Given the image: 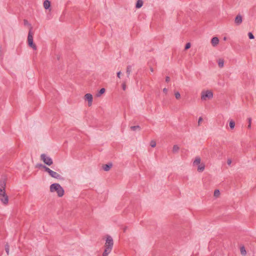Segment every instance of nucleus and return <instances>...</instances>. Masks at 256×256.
Wrapping results in <instances>:
<instances>
[{"label":"nucleus","mask_w":256,"mask_h":256,"mask_svg":"<svg viewBox=\"0 0 256 256\" xmlns=\"http://www.w3.org/2000/svg\"><path fill=\"white\" fill-rule=\"evenodd\" d=\"M120 74H121V72L120 71L118 72H117V76L118 78H120Z\"/></svg>","instance_id":"obj_36"},{"label":"nucleus","mask_w":256,"mask_h":256,"mask_svg":"<svg viewBox=\"0 0 256 256\" xmlns=\"http://www.w3.org/2000/svg\"><path fill=\"white\" fill-rule=\"evenodd\" d=\"M220 195V192L218 190H216L214 192V196L216 198L218 197Z\"/></svg>","instance_id":"obj_23"},{"label":"nucleus","mask_w":256,"mask_h":256,"mask_svg":"<svg viewBox=\"0 0 256 256\" xmlns=\"http://www.w3.org/2000/svg\"><path fill=\"white\" fill-rule=\"evenodd\" d=\"M46 172H48V174L50 176L52 177L56 178V179H61L62 176L57 173L56 172H55L52 170H51L50 168H46Z\"/></svg>","instance_id":"obj_7"},{"label":"nucleus","mask_w":256,"mask_h":256,"mask_svg":"<svg viewBox=\"0 0 256 256\" xmlns=\"http://www.w3.org/2000/svg\"><path fill=\"white\" fill-rule=\"evenodd\" d=\"M32 26H30V28L29 30V32L28 36V45L32 48L33 50H36V46L33 42V34L32 32Z\"/></svg>","instance_id":"obj_4"},{"label":"nucleus","mask_w":256,"mask_h":256,"mask_svg":"<svg viewBox=\"0 0 256 256\" xmlns=\"http://www.w3.org/2000/svg\"><path fill=\"white\" fill-rule=\"evenodd\" d=\"M248 120L249 124H251L252 118H248Z\"/></svg>","instance_id":"obj_37"},{"label":"nucleus","mask_w":256,"mask_h":256,"mask_svg":"<svg viewBox=\"0 0 256 256\" xmlns=\"http://www.w3.org/2000/svg\"><path fill=\"white\" fill-rule=\"evenodd\" d=\"M240 253L242 256H245L246 254V249L244 246L240 247Z\"/></svg>","instance_id":"obj_20"},{"label":"nucleus","mask_w":256,"mask_h":256,"mask_svg":"<svg viewBox=\"0 0 256 256\" xmlns=\"http://www.w3.org/2000/svg\"><path fill=\"white\" fill-rule=\"evenodd\" d=\"M143 5V2L142 0H138L136 7L137 8H141Z\"/></svg>","instance_id":"obj_14"},{"label":"nucleus","mask_w":256,"mask_h":256,"mask_svg":"<svg viewBox=\"0 0 256 256\" xmlns=\"http://www.w3.org/2000/svg\"><path fill=\"white\" fill-rule=\"evenodd\" d=\"M211 42L214 46H217L219 42V40L217 37L213 38L211 40Z\"/></svg>","instance_id":"obj_10"},{"label":"nucleus","mask_w":256,"mask_h":256,"mask_svg":"<svg viewBox=\"0 0 256 256\" xmlns=\"http://www.w3.org/2000/svg\"><path fill=\"white\" fill-rule=\"evenodd\" d=\"M224 40H226V37L224 38Z\"/></svg>","instance_id":"obj_41"},{"label":"nucleus","mask_w":256,"mask_h":256,"mask_svg":"<svg viewBox=\"0 0 256 256\" xmlns=\"http://www.w3.org/2000/svg\"><path fill=\"white\" fill-rule=\"evenodd\" d=\"M242 22V18L241 15L238 14L236 16L234 19V22L236 25H240Z\"/></svg>","instance_id":"obj_9"},{"label":"nucleus","mask_w":256,"mask_h":256,"mask_svg":"<svg viewBox=\"0 0 256 256\" xmlns=\"http://www.w3.org/2000/svg\"><path fill=\"white\" fill-rule=\"evenodd\" d=\"M40 158L45 164L48 166H50L53 164L52 159L44 154H41Z\"/></svg>","instance_id":"obj_6"},{"label":"nucleus","mask_w":256,"mask_h":256,"mask_svg":"<svg viewBox=\"0 0 256 256\" xmlns=\"http://www.w3.org/2000/svg\"><path fill=\"white\" fill-rule=\"evenodd\" d=\"M6 180L2 178L0 180V201L4 205L8 202V197L6 192Z\"/></svg>","instance_id":"obj_1"},{"label":"nucleus","mask_w":256,"mask_h":256,"mask_svg":"<svg viewBox=\"0 0 256 256\" xmlns=\"http://www.w3.org/2000/svg\"><path fill=\"white\" fill-rule=\"evenodd\" d=\"M150 145L152 148H154L156 146V142L152 140L150 142Z\"/></svg>","instance_id":"obj_27"},{"label":"nucleus","mask_w":256,"mask_h":256,"mask_svg":"<svg viewBox=\"0 0 256 256\" xmlns=\"http://www.w3.org/2000/svg\"><path fill=\"white\" fill-rule=\"evenodd\" d=\"M227 164L228 165L230 166L232 164V160L230 159H228L227 161Z\"/></svg>","instance_id":"obj_34"},{"label":"nucleus","mask_w":256,"mask_h":256,"mask_svg":"<svg viewBox=\"0 0 256 256\" xmlns=\"http://www.w3.org/2000/svg\"><path fill=\"white\" fill-rule=\"evenodd\" d=\"M174 95H175L176 98L177 100H178V99L180 98V94L179 92H176L175 94H174Z\"/></svg>","instance_id":"obj_25"},{"label":"nucleus","mask_w":256,"mask_h":256,"mask_svg":"<svg viewBox=\"0 0 256 256\" xmlns=\"http://www.w3.org/2000/svg\"><path fill=\"white\" fill-rule=\"evenodd\" d=\"M251 127V124H249L248 126V128H250Z\"/></svg>","instance_id":"obj_40"},{"label":"nucleus","mask_w":256,"mask_h":256,"mask_svg":"<svg viewBox=\"0 0 256 256\" xmlns=\"http://www.w3.org/2000/svg\"><path fill=\"white\" fill-rule=\"evenodd\" d=\"M50 189L52 192H56L59 197H62L64 194V190L59 184L55 183L51 184Z\"/></svg>","instance_id":"obj_3"},{"label":"nucleus","mask_w":256,"mask_h":256,"mask_svg":"<svg viewBox=\"0 0 256 256\" xmlns=\"http://www.w3.org/2000/svg\"><path fill=\"white\" fill-rule=\"evenodd\" d=\"M150 71H151L152 72H154V69H153V68H150Z\"/></svg>","instance_id":"obj_39"},{"label":"nucleus","mask_w":256,"mask_h":256,"mask_svg":"<svg viewBox=\"0 0 256 256\" xmlns=\"http://www.w3.org/2000/svg\"><path fill=\"white\" fill-rule=\"evenodd\" d=\"M248 37H249V38H250V39H254V35H253V34H252V32H248Z\"/></svg>","instance_id":"obj_29"},{"label":"nucleus","mask_w":256,"mask_h":256,"mask_svg":"<svg viewBox=\"0 0 256 256\" xmlns=\"http://www.w3.org/2000/svg\"><path fill=\"white\" fill-rule=\"evenodd\" d=\"M24 26H28L30 27V26H32L31 24L28 22L26 20H24Z\"/></svg>","instance_id":"obj_24"},{"label":"nucleus","mask_w":256,"mask_h":256,"mask_svg":"<svg viewBox=\"0 0 256 256\" xmlns=\"http://www.w3.org/2000/svg\"><path fill=\"white\" fill-rule=\"evenodd\" d=\"M213 97V94L210 90L202 91L201 93V99L202 100H210Z\"/></svg>","instance_id":"obj_5"},{"label":"nucleus","mask_w":256,"mask_h":256,"mask_svg":"<svg viewBox=\"0 0 256 256\" xmlns=\"http://www.w3.org/2000/svg\"><path fill=\"white\" fill-rule=\"evenodd\" d=\"M122 88L124 90H126V82H124L122 84Z\"/></svg>","instance_id":"obj_31"},{"label":"nucleus","mask_w":256,"mask_h":256,"mask_svg":"<svg viewBox=\"0 0 256 256\" xmlns=\"http://www.w3.org/2000/svg\"><path fill=\"white\" fill-rule=\"evenodd\" d=\"M114 245L113 240L112 238L108 236L106 238V242L105 243V250L102 254L103 256H108L111 252Z\"/></svg>","instance_id":"obj_2"},{"label":"nucleus","mask_w":256,"mask_h":256,"mask_svg":"<svg viewBox=\"0 0 256 256\" xmlns=\"http://www.w3.org/2000/svg\"><path fill=\"white\" fill-rule=\"evenodd\" d=\"M105 89L104 88H101L100 91L96 94V96L100 97L102 94L105 92Z\"/></svg>","instance_id":"obj_18"},{"label":"nucleus","mask_w":256,"mask_h":256,"mask_svg":"<svg viewBox=\"0 0 256 256\" xmlns=\"http://www.w3.org/2000/svg\"><path fill=\"white\" fill-rule=\"evenodd\" d=\"M130 129L132 130L135 131V130H140V126H132L130 127Z\"/></svg>","instance_id":"obj_22"},{"label":"nucleus","mask_w":256,"mask_h":256,"mask_svg":"<svg viewBox=\"0 0 256 256\" xmlns=\"http://www.w3.org/2000/svg\"><path fill=\"white\" fill-rule=\"evenodd\" d=\"M84 98L88 102V106H89L92 105V102L93 100V97L92 94H86L84 96Z\"/></svg>","instance_id":"obj_8"},{"label":"nucleus","mask_w":256,"mask_h":256,"mask_svg":"<svg viewBox=\"0 0 256 256\" xmlns=\"http://www.w3.org/2000/svg\"><path fill=\"white\" fill-rule=\"evenodd\" d=\"M218 66L220 68L224 66V60L223 59L220 58L218 60Z\"/></svg>","instance_id":"obj_17"},{"label":"nucleus","mask_w":256,"mask_h":256,"mask_svg":"<svg viewBox=\"0 0 256 256\" xmlns=\"http://www.w3.org/2000/svg\"><path fill=\"white\" fill-rule=\"evenodd\" d=\"M2 46H0V54H2Z\"/></svg>","instance_id":"obj_38"},{"label":"nucleus","mask_w":256,"mask_h":256,"mask_svg":"<svg viewBox=\"0 0 256 256\" xmlns=\"http://www.w3.org/2000/svg\"><path fill=\"white\" fill-rule=\"evenodd\" d=\"M190 46H191L190 43V42L187 43L185 46V50H186L190 48Z\"/></svg>","instance_id":"obj_30"},{"label":"nucleus","mask_w":256,"mask_h":256,"mask_svg":"<svg viewBox=\"0 0 256 256\" xmlns=\"http://www.w3.org/2000/svg\"><path fill=\"white\" fill-rule=\"evenodd\" d=\"M50 6V2L48 0H46L44 2V7L46 9H48Z\"/></svg>","instance_id":"obj_13"},{"label":"nucleus","mask_w":256,"mask_h":256,"mask_svg":"<svg viewBox=\"0 0 256 256\" xmlns=\"http://www.w3.org/2000/svg\"><path fill=\"white\" fill-rule=\"evenodd\" d=\"M230 128L232 130L234 128V126H235V122H234L233 120H230Z\"/></svg>","instance_id":"obj_21"},{"label":"nucleus","mask_w":256,"mask_h":256,"mask_svg":"<svg viewBox=\"0 0 256 256\" xmlns=\"http://www.w3.org/2000/svg\"><path fill=\"white\" fill-rule=\"evenodd\" d=\"M112 164H109L104 165L102 166V168H103V169L104 170L108 172L110 170V168H112Z\"/></svg>","instance_id":"obj_11"},{"label":"nucleus","mask_w":256,"mask_h":256,"mask_svg":"<svg viewBox=\"0 0 256 256\" xmlns=\"http://www.w3.org/2000/svg\"><path fill=\"white\" fill-rule=\"evenodd\" d=\"M204 164H202L198 166V171L199 172H202L204 170Z\"/></svg>","instance_id":"obj_15"},{"label":"nucleus","mask_w":256,"mask_h":256,"mask_svg":"<svg viewBox=\"0 0 256 256\" xmlns=\"http://www.w3.org/2000/svg\"><path fill=\"white\" fill-rule=\"evenodd\" d=\"M132 72V66H127L126 68V74L128 77H129V76Z\"/></svg>","instance_id":"obj_19"},{"label":"nucleus","mask_w":256,"mask_h":256,"mask_svg":"<svg viewBox=\"0 0 256 256\" xmlns=\"http://www.w3.org/2000/svg\"><path fill=\"white\" fill-rule=\"evenodd\" d=\"M180 150V147L176 145V144H175L173 146V148H172V152L174 153H176L178 152V151L179 150Z\"/></svg>","instance_id":"obj_16"},{"label":"nucleus","mask_w":256,"mask_h":256,"mask_svg":"<svg viewBox=\"0 0 256 256\" xmlns=\"http://www.w3.org/2000/svg\"><path fill=\"white\" fill-rule=\"evenodd\" d=\"M168 92V89H167V88H164L163 89V92H164L166 94H167Z\"/></svg>","instance_id":"obj_33"},{"label":"nucleus","mask_w":256,"mask_h":256,"mask_svg":"<svg viewBox=\"0 0 256 256\" xmlns=\"http://www.w3.org/2000/svg\"><path fill=\"white\" fill-rule=\"evenodd\" d=\"M200 162H201L200 158L198 156H197L196 158L194 160L193 162V165L196 166V165L200 164Z\"/></svg>","instance_id":"obj_12"},{"label":"nucleus","mask_w":256,"mask_h":256,"mask_svg":"<svg viewBox=\"0 0 256 256\" xmlns=\"http://www.w3.org/2000/svg\"><path fill=\"white\" fill-rule=\"evenodd\" d=\"M36 168H44V170H46V168H48V167H46V166L42 164H37L36 166Z\"/></svg>","instance_id":"obj_26"},{"label":"nucleus","mask_w":256,"mask_h":256,"mask_svg":"<svg viewBox=\"0 0 256 256\" xmlns=\"http://www.w3.org/2000/svg\"><path fill=\"white\" fill-rule=\"evenodd\" d=\"M202 120H203V119H202V117H200L198 118V126H200V123L202 121Z\"/></svg>","instance_id":"obj_32"},{"label":"nucleus","mask_w":256,"mask_h":256,"mask_svg":"<svg viewBox=\"0 0 256 256\" xmlns=\"http://www.w3.org/2000/svg\"><path fill=\"white\" fill-rule=\"evenodd\" d=\"M5 250L6 251L7 254H9V246L8 244H6L5 246Z\"/></svg>","instance_id":"obj_28"},{"label":"nucleus","mask_w":256,"mask_h":256,"mask_svg":"<svg viewBox=\"0 0 256 256\" xmlns=\"http://www.w3.org/2000/svg\"><path fill=\"white\" fill-rule=\"evenodd\" d=\"M170 80V77H169V76H166V82H168Z\"/></svg>","instance_id":"obj_35"}]
</instances>
